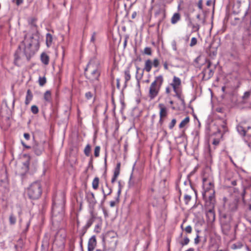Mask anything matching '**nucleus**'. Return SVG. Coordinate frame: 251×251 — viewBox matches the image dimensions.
I'll return each instance as SVG.
<instances>
[{
    "mask_svg": "<svg viewBox=\"0 0 251 251\" xmlns=\"http://www.w3.org/2000/svg\"><path fill=\"white\" fill-rule=\"evenodd\" d=\"M52 42V35L48 33L46 34V45L48 47L51 46Z\"/></svg>",
    "mask_w": 251,
    "mask_h": 251,
    "instance_id": "26",
    "label": "nucleus"
},
{
    "mask_svg": "<svg viewBox=\"0 0 251 251\" xmlns=\"http://www.w3.org/2000/svg\"><path fill=\"white\" fill-rule=\"evenodd\" d=\"M164 78L162 75L155 77L154 80L151 83L149 87L148 97L151 100H153L158 96Z\"/></svg>",
    "mask_w": 251,
    "mask_h": 251,
    "instance_id": "3",
    "label": "nucleus"
},
{
    "mask_svg": "<svg viewBox=\"0 0 251 251\" xmlns=\"http://www.w3.org/2000/svg\"><path fill=\"white\" fill-rule=\"evenodd\" d=\"M17 5H20L23 3L24 0H14Z\"/></svg>",
    "mask_w": 251,
    "mask_h": 251,
    "instance_id": "59",
    "label": "nucleus"
},
{
    "mask_svg": "<svg viewBox=\"0 0 251 251\" xmlns=\"http://www.w3.org/2000/svg\"><path fill=\"white\" fill-rule=\"evenodd\" d=\"M251 128V126H248L247 130L245 129L243 127L239 126L238 127V131L243 136H247L251 137V132H250L249 129Z\"/></svg>",
    "mask_w": 251,
    "mask_h": 251,
    "instance_id": "18",
    "label": "nucleus"
},
{
    "mask_svg": "<svg viewBox=\"0 0 251 251\" xmlns=\"http://www.w3.org/2000/svg\"><path fill=\"white\" fill-rule=\"evenodd\" d=\"M206 216L208 222L212 223L215 221V215L213 209V205L207 211Z\"/></svg>",
    "mask_w": 251,
    "mask_h": 251,
    "instance_id": "14",
    "label": "nucleus"
},
{
    "mask_svg": "<svg viewBox=\"0 0 251 251\" xmlns=\"http://www.w3.org/2000/svg\"><path fill=\"white\" fill-rule=\"evenodd\" d=\"M46 82L47 79L45 76L43 77L40 76L39 77L38 83L40 86H43Z\"/></svg>",
    "mask_w": 251,
    "mask_h": 251,
    "instance_id": "32",
    "label": "nucleus"
},
{
    "mask_svg": "<svg viewBox=\"0 0 251 251\" xmlns=\"http://www.w3.org/2000/svg\"><path fill=\"white\" fill-rule=\"evenodd\" d=\"M65 204V196L61 194L58 196H56L53 200L52 213L54 216H56L57 214L62 216L63 213V207Z\"/></svg>",
    "mask_w": 251,
    "mask_h": 251,
    "instance_id": "4",
    "label": "nucleus"
},
{
    "mask_svg": "<svg viewBox=\"0 0 251 251\" xmlns=\"http://www.w3.org/2000/svg\"><path fill=\"white\" fill-rule=\"evenodd\" d=\"M16 217H15V216L13 214V213H11L10 216H9V223L11 225H14L16 224Z\"/></svg>",
    "mask_w": 251,
    "mask_h": 251,
    "instance_id": "31",
    "label": "nucleus"
},
{
    "mask_svg": "<svg viewBox=\"0 0 251 251\" xmlns=\"http://www.w3.org/2000/svg\"><path fill=\"white\" fill-rule=\"evenodd\" d=\"M31 111L33 114H36L38 113L39 109L37 106L32 105L31 107Z\"/></svg>",
    "mask_w": 251,
    "mask_h": 251,
    "instance_id": "39",
    "label": "nucleus"
},
{
    "mask_svg": "<svg viewBox=\"0 0 251 251\" xmlns=\"http://www.w3.org/2000/svg\"><path fill=\"white\" fill-rule=\"evenodd\" d=\"M24 167V170L23 172V173H25L26 172H27L28 170V165L29 163L28 161L25 162L23 164Z\"/></svg>",
    "mask_w": 251,
    "mask_h": 251,
    "instance_id": "44",
    "label": "nucleus"
},
{
    "mask_svg": "<svg viewBox=\"0 0 251 251\" xmlns=\"http://www.w3.org/2000/svg\"><path fill=\"white\" fill-rule=\"evenodd\" d=\"M19 49H24V53L26 58L29 60L39 48V42L37 38L33 35L28 36L26 34L24 40L19 46Z\"/></svg>",
    "mask_w": 251,
    "mask_h": 251,
    "instance_id": "1",
    "label": "nucleus"
},
{
    "mask_svg": "<svg viewBox=\"0 0 251 251\" xmlns=\"http://www.w3.org/2000/svg\"><path fill=\"white\" fill-rule=\"evenodd\" d=\"M212 4V0H208L206 1V5L207 6H210Z\"/></svg>",
    "mask_w": 251,
    "mask_h": 251,
    "instance_id": "64",
    "label": "nucleus"
},
{
    "mask_svg": "<svg viewBox=\"0 0 251 251\" xmlns=\"http://www.w3.org/2000/svg\"><path fill=\"white\" fill-rule=\"evenodd\" d=\"M176 122V119H172L171 123L169 125V128L171 129H173V127H174V126H175Z\"/></svg>",
    "mask_w": 251,
    "mask_h": 251,
    "instance_id": "43",
    "label": "nucleus"
},
{
    "mask_svg": "<svg viewBox=\"0 0 251 251\" xmlns=\"http://www.w3.org/2000/svg\"><path fill=\"white\" fill-rule=\"evenodd\" d=\"M222 227L224 229L229 230L230 228V226L229 225H223Z\"/></svg>",
    "mask_w": 251,
    "mask_h": 251,
    "instance_id": "54",
    "label": "nucleus"
},
{
    "mask_svg": "<svg viewBox=\"0 0 251 251\" xmlns=\"http://www.w3.org/2000/svg\"><path fill=\"white\" fill-rule=\"evenodd\" d=\"M33 148L35 154H37V155H39L44 151V143L40 142L39 143L35 144L33 146Z\"/></svg>",
    "mask_w": 251,
    "mask_h": 251,
    "instance_id": "13",
    "label": "nucleus"
},
{
    "mask_svg": "<svg viewBox=\"0 0 251 251\" xmlns=\"http://www.w3.org/2000/svg\"><path fill=\"white\" fill-rule=\"evenodd\" d=\"M197 39L196 37H193L191 40L190 46L191 47H194L197 44Z\"/></svg>",
    "mask_w": 251,
    "mask_h": 251,
    "instance_id": "40",
    "label": "nucleus"
},
{
    "mask_svg": "<svg viewBox=\"0 0 251 251\" xmlns=\"http://www.w3.org/2000/svg\"><path fill=\"white\" fill-rule=\"evenodd\" d=\"M206 67L205 68L203 71V77L206 79H209L211 78L214 74V69H215V66L214 67V69H212L211 68L212 63L211 61L209 60H206Z\"/></svg>",
    "mask_w": 251,
    "mask_h": 251,
    "instance_id": "7",
    "label": "nucleus"
},
{
    "mask_svg": "<svg viewBox=\"0 0 251 251\" xmlns=\"http://www.w3.org/2000/svg\"><path fill=\"white\" fill-rule=\"evenodd\" d=\"M95 35L96 33L94 32L91 38V41L93 43H94L95 41Z\"/></svg>",
    "mask_w": 251,
    "mask_h": 251,
    "instance_id": "61",
    "label": "nucleus"
},
{
    "mask_svg": "<svg viewBox=\"0 0 251 251\" xmlns=\"http://www.w3.org/2000/svg\"><path fill=\"white\" fill-rule=\"evenodd\" d=\"M180 20V14L179 13H175L171 18V22L173 25L176 24Z\"/></svg>",
    "mask_w": 251,
    "mask_h": 251,
    "instance_id": "21",
    "label": "nucleus"
},
{
    "mask_svg": "<svg viewBox=\"0 0 251 251\" xmlns=\"http://www.w3.org/2000/svg\"><path fill=\"white\" fill-rule=\"evenodd\" d=\"M187 233H191L192 231V228L191 226H187L184 229Z\"/></svg>",
    "mask_w": 251,
    "mask_h": 251,
    "instance_id": "48",
    "label": "nucleus"
},
{
    "mask_svg": "<svg viewBox=\"0 0 251 251\" xmlns=\"http://www.w3.org/2000/svg\"><path fill=\"white\" fill-rule=\"evenodd\" d=\"M190 122V118L189 117H186L184 118L181 122L180 123L179 125V127L180 128H182L184 127L186 125H187Z\"/></svg>",
    "mask_w": 251,
    "mask_h": 251,
    "instance_id": "28",
    "label": "nucleus"
},
{
    "mask_svg": "<svg viewBox=\"0 0 251 251\" xmlns=\"http://www.w3.org/2000/svg\"><path fill=\"white\" fill-rule=\"evenodd\" d=\"M198 6L200 9H202V0H199L198 3Z\"/></svg>",
    "mask_w": 251,
    "mask_h": 251,
    "instance_id": "53",
    "label": "nucleus"
},
{
    "mask_svg": "<svg viewBox=\"0 0 251 251\" xmlns=\"http://www.w3.org/2000/svg\"><path fill=\"white\" fill-rule=\"evenodd\" d=\"M100 151V147L96 146L94 150V155L95 157H97L99 156Z\"/></svg>",
    "mask_w": 251,
    "mask_h": 251,
    "instance_id": "37",
    "label": "nucleus"
},
{
    "mask_svg": "<svg viewBox=\"0 0 251 251\" xmlns=\"http://www.w3.org/2000/svg\"><path fill=\"white\" fill-rule=\"evenodd\" d=\"M189 242H190L189 239L187 237H185L184 239V241L180 242V244L182 246H184L185 245L188 244Z\"/></svg>",
    "mask_w": 251,
    "mask_h": 251,
    "instance_id": "38",
    "label": "nucleus"
},
{
    "mask_svg": "<svg viewBox=\"0 0 251 251\" xmlns=\"http://www.w3.org/2000/svg\"><path fill=\"white\" fill-rule=\"evenodd\" d=\"M120 79L119 78H117L116 79V81H117V87L119 89L120 88Z\"/></svg>",
    "mask_w": 251,
    "mask_h": 251,
    "instance_id": "62",
    "label": "nucleus"
},
{
    "mask_svg": "<svg viewBox=\"0 0 251 251\" xmlns=\"http://www.w3.org/2000/svg\"><path fill=\"white\" fill-rule=\"evenodd\" d=\"M94 220H95V216L93 215V213L91 212V217L88 220L86 225L84 226L88 229V228H89L92 225V224L93 223V222L94 221Z\"/></svg>",
    "mask_w": 251,
    "mask_h": 251,
    "instance_id": "27",
    "label": "nucleus"
},
{
    "mask_svg": "<svg viewBox=\"0 0 251 251\" xmlns=\"http://www.w3.org/2000/svg\"><path fill=\"white\" fill-rule=\"evenodd\" d=\"M181 84V81L180 79L176 76H174L172 82L170 85L173 87L174 91H176V90L180 89Z\"/></svg>",
    "mask_w": 251,
    "mask_h": 251,
    "instance_id": "11",
    "label": "nucleus"
},
{
    "mask_svg": "<svg viewBox=\"0 0 251 251\" xmlns=\"http://www.w3.org/2000/svg\"><path fill=\"white\" fill-rule=\"evenodd\" d=\"M24 136L26 140H29V138H30V135H29V134L28 133H24Z\"/></svg>",
    "mask_w": 251,
    "mask_h": 251,
    "instance_id": "60",
    "label": "nucleus"
},
{
    "mask_svg": "<svg viewBox=\"0 0 251 251\" xmlns=\"http://www.w3.org/2000/svg\"><path fill=\"white\" fill-rule=\"evenodd\" d=\"M36 19L34 18H32L29 21V24L31 25L32 27H36V25L35 24Z\"/></svg>",
    "mask_w": 251,
    "mask_h": 251,
    "instance_id": "49",
    "label": "nucleus"
},
{
    "mask_svg": "<svg viewBox=\"0 0 251 251\" xmlns=\"http://www.w3.org/2000/svg\"><path fill=\"white\" fill-rule=\"evenodd\" d=\"M203 188L204 190L203 192H210V189H214V185L213 182L208 180L206 178H203Z\"/></svg>",
    "mask_w": 251,
    "mask_h": 251,
    "instance_id": "9",
    "label": "nucleus"
},
{
    "mask_svg": "<svg viewBox=\"0 0 251 251\" xmlns=\"http://www.w3.org/2000/svg\"><path fill=\"white\" fill-rule=\"evenodd\" d=\"M152 66L154 68H157L159 65V61L157 58H155L153 59V62H152Z\"/></svg>",
    "mask_w": 251,
    "mask_h": 251,
    "instance_id": "42",
    "label": "nucleus"
},
{
    "mask_svg": "<svg viewBox=\"0 0 251 251\" xmlns=\"http://www.w3.org/2000/svg\"><path fill=\"white\" fill-rule=\"evenodd\" d=\"M85 97L87 98V99L89 100L92 98L93 94L91 92H88L86 93Z\"/></svg>",
    "mask_w": 251,
    "mask_h": 251,
    "instance_id": "51",
    "label": "nucleus"
},
{
    "mask_svg": "<svg viewBox=\"0 0 251 251\" xmlns=\"http://www.w3.org/2000/svg\"><path fill=\"white\" fill-rule=\"evenodd\" d=\"M251 95V91H247L245 92L243 96V99H248Z\"/></svg>",
    "mask_w": 251,
    "mask_h": 251,
    "instance_id": "45",
    "label": "nucleus"
},
{
    "mask_svg": "<svg viewBox=\"0 0 251 251\" xmlns=\"http://www.w3.org/2000/svg\"><path fill=\"white\" fill-rule=\"evenodd\" d=\"M163 66H164V69L165 70H168L169 67H168V64L167 62V61L163 62Z\"/></svg>",
    "mask_w": 251,
    "mask_h": 251,
    "instance_id": "55",
    "label": "nucleus"
},
{
    "mask_svg": "<svg viewBox=\"0 0 251 251\" xmlns=\"http://www.w3.org/2000/svg\"><path fill=\"white\" fill-rule=\"evenodd\" d=\"M191 200V197L188 195H185L184 196V201L185 203L187 204L189 201Z\"/></svg>",
    "mask_w": 251,
    "mask_h": 251,
    "instance_id": "46",
    "label": "nucleus"
},
{
    "mask_svg": "<svg viewBox=\"0 0 251 251\" xmlns=\"http://www.w3.org/2000/svg\"><path fill=\"white\" fill-rule=\"evenodd\" d=\"M122 191V188L121 186V183L119 182V189L117 192V196H119V199L120 200V195L121 194Z\"/></svg>",
    "mask_w": 251,
    "mask_h": 251,
    "instance_id": "52",
    "label": "nucleus"
},
{
    "mask_svg": "<svg viewBox=\"0 0 251 251\" xmlns=\"http://www.w3.org/2000/svg\"><path fill=\"white\" fill-rule=\"evenodd\" d=\"M86 198L88 202L91 205H94L96 203L94 194L91 191H87L85 193Z\"/></svg>",
    "mask_w": 251,
    "mask_h": 251,
    "instance_id": "12",
    "label": "nucleus"
},
{
    "mask_svg": "<svg viewBox=\"0 0 251 251\" xmlns=\"http://www.w3.org/2000/svg\"><path fill=\"white\" fill-rule=\"evenodd\" d=\"M125 73V84L130 79L131 75H130V71L129 69H126L124 72Z\"/></svg>",
    "mask_w": 251,
    "mask_h": 251,
    "instance_id": "29",
    "label": "nucleus"
},
{
    "mask_svg": "<svg viewBox=\"0 0 251 251\" xmlns=\"http://www.w3.org/2000/svg\"><path fill=\"white\" fill-rule=\"evenodd\" d=\"M158 107L160 109L159 117L160 118H165L167 116V109L163 103H159Z\"/></svg>",
    "mask_w": 251,
    "mask_h": 251,
    "instance_id": "15",
    "label": "nucleus"
},
{
    "mask_svg": "<svg viewBox=\"0 0 251 251\" xmlns=\"http://www.w3.org/2000/svg\"><path fill=\"white\" fill-rule=\"evenodd\" d=\"M144 53L148 55L151 54V49L150 47H146L144 50Z\"/></svg>",
    "mask_w": 251,
    "mask_h": 251,
    "instance_id": "36",
    "label": "nucleus"
},
{
    "mask_svg": "<svg viewBox=\"0 0 251 251\" xmlns=\"http://www.w3.org/2000/svg\"><path fill=\"white\" fill-rule=\"evenodd\" d=\"M102 192L104 195V198H105L106 197V195H109L112 193V189H111V188H109V191H108V193L107 194H105L104 193V192L103 190H102Z\"/></svg>",
    "mask_w": 251,
    "mask_h": 251,
    "instance_id": "58",
    "label": "nucleus"
},
{
    "mask_svg": "<svg viewBox=\"0 0 251 251\" xmlns=\"http://www.w3.org/2000/svg\"><path fill=\"white\" fill-rule=\"evenodd\" d=\"M90 151H91V147H90V145L88 144V145H87V146L85 147V148L84 149V154H85L86 156H89L90 155Z\"/></svg>",
    "mask_w": 251,
    "mask_h": 251,
    "instance_id": "34",
    "label": "nucleus"
},
{
    "mask_svg": "<svg viewBox=\"0 0 251 251\" xmlns=\"http://www.w3.org/2000/svg\"><path fill=\"white\" fill-rule=\"evenodd\" d=\"M171 45H172L173 50L176 51L177 50V48H176V41H175V40L173 41L172 42Z\"/></svg>",
    "mask_w": 251,
    "mask_h": 251,
    "instance_id": "50",
    "label": "nucleus"
},
{
    "mask_svg": "<svg viewBox=\"0 0 251 251\" xmlns=\"http://www.w3.org/2000/svg\"><path fill=\"white\" fill-rule=\"evenodd\" d=\"M250 41L248 37L243 36L239 44V49L242 50H245L250 45Z\"/></svg>",
    "mask_w": 251,
    "mask_h": 251,
    "instance_id": "10",
    "label": "nucleus"
},
{
    "mask_svg": "<svg viewBox=\"0 0 251 251\" xmlns=\"http://www.w3.org/2000/svg\"><path fill=\"white\" fill-rule=\"evenodd\" d=\"M121 163L118 162L114 170V174L119 176L120 172Z\"/></svg>",
    "mask_w": 251,
    "mask_h": 251,
    "instance_id": "35",
    "label": "nucleus"
},
{
    "mask_svg": "<svg viewBox=\"0 0 251 251\" xmlns=\"http://www.w3.org/2000/svg\"><path fill=\"white\" fill-rule=\"evenodd\" d=\"M144 69L142 70L139 67H136V78L137 80V85L138 87H140V80L143 77L144 75Z\"/></svg>",
    "mask_w": 251,
    "mask_h": 251,
    "instance_id": "17",
    "label": "nucleus"
},
{
    "mask_svg": "<svg viewBox=\"0 0 251 251\" xmlns=\"http://www.w3.org/2000/svg\"><path fill=\"white\" fill-rule=\"evenodd\" d=\"M67 234L64 228H60L57 232L53 242L54 246H58L60 248L64 247L65 243Z\"/></svg>",
    "mask_w": 251,
    "mask_h": 251,
    "instance_id": "6",
    "label": "nucleus"
},
{
    "mask_svg": "<svg viewBox=\"0 0 251 251\" xmlns=\"http://www.w3.org/2000/svg\"><path fill=\"white\" fill-rule=\"evenodd\" d=\"M215 191L214 189H210V192H203V198L207 202H209L213 205L215 201Z\"/></svg>",
    "mask_w": 251,
    "mask_h": 251,
    "instance_id": "8",
    "label": "nucleus"
},
{
    "mask_svg": "<svg viewBox=\"0 0 251 251\" xmlns=\"http://www.w3.org/2000/svg\"><path fill=\"white\" fill-rule=\"evenodd\" d=\"M100 72L99 64L95 60H91L85 69V75L91 82L98 80Z\"/></svg>",
    "mask_w": 251,
    "mask_h": 251,
    "instance_id": "2",
    "label": "nucleus"
},
{
    "mask_svg": "<svg viewBox=\"0 0 251 251\" xmlns=\"http://www.w3.org/2000/svg\"><path fill=\"white\" fill-rule=\"evenodd\" d=\"M44 99L48 102H50L51 101V92L50 91L48 90L45 92L44 95Z\"/></svg>",
    "mask_w": 251,
    "mask_h": 251,
    "instance_id": "25",
    "label": "nucleus"
},
{
    "mask_svg": "<svg viewBox=\"0 0 251 251\" xmlns=\"http://www.w3.org/2000/svg\"><path fill=\"white\" fill-rule=\"evenodd\" d=\"M49 56L46 53L43 52L41 54V60L44 65H48L49 63Z\"/></svg>",
    "mask_w": 251,
    "mask_h": 251,
    "instance_id": "20",
    "label": "nucleus"
},
{
    "mask_svg": "<svg viewBox=\"0 0 251 251\" xmlns=\"http://www.w3.org/2000/svg\"><path fill=\"white\" fill-rule=\"evenodd\" d=\"M119 196H117V197L115 198V200L114 201H111L110 202V205L111 207H114L116 203H119Z\"/></svg>",
    "mask_w": 251,
    "mask_h": 251,
    "instance_id": "41",
    "label": "nucleus"
},
{
    "mask_svg": "<svg viewBox=\"0 0 251 251\" xmlns=\"http://www.w3.org/2000/svg\"><path fill=\"white\" fill-rule=\"evenodd\" d=\"M96 246V237L93 236L91 237L88 241V251H93Z\"/></svg>",
    "mask_w": 251,
    "mask_h": 251,
    "instance_id": "16",
    "label": "nucleus"
},
{
    "mask_svg": "<svg viewBox=\"0 0 251 251\" xmlns=\"http://www.w3.org/2000/svg\"><path fill=\"white\" fill-rule=\"evenodd\" d=\"M87 228L84 226L81 230L79 231V235L80 238V243H81L82 242V236L85 234Z\"/></svg>",
    "mask_w": 251,
    "mask_h": 251,
    "instance_id": "33",
    "label": "nucleus"
},
{
    "mask_svg": "<svg viewBox=\"0 0 251 251\" xmlns=\"http://www.w3.org/2000/svg\"><path fill=\"white\" fill-rule=\"evenodd\" d=\"M189 26H191L192 28L193 31H198L200 29V26L199 24H194L192 23L190 19H189V23L188 24Z\"/></svg>",
    "mask_w": 251,
    "mask_h": 251,
    "instance_id": "22",
    "label": "nucleus"
},
{
    "mask_svg": "<svg viewBox=\"0 0 251 251\" xmlns=\"http://www.w3.org/2000/svg\"><path fill=\"white\" fill-rule=\"evenodd\" d=\"M99 178L95 177L92 181V187L94 189L97 190L99 187Z\"/></svg>",
    "mask_w": 251,
    "mask_h": 251,
    "instance_id": "30",
    "label": "nucleus"
},
{
    "mask_svg": "<svg viewBox=\"0 0 251 251\" xmlns=\"http://www.w3.org/2000/svg\"><path fill=\"white\" fill-rule=\"evenodd\" d=\"M152 61L150 59H147L145 61V66L144 68V70H145L148 73H149L151 69L152 64Z\"/></svg>",
    "mask_w": 251,
    "mask_h": 251,
    "instance_id": "19",
    "label": "nucleus"
},
{
    "mask_svg": "<svg viewBox=\"0 0 251 251\" xmlns=\"http://www.w3.org/2000/svg\"><path fill=\"white\" fill-rule=\"evenodd\" d=\"M118 176H118V175L114 174L113 176V177H112V178L111 179V183H114L115 182V181L116 180L117 178L118 177Z\"/></svg>",
    "mask_w": 251,
    "mask_h": 251,
    "instance_id": "56",
    "label": "nucleus"
},
{
    "mask_svg": "<svg viewBox=\"0 0 251 251\" xmlns=\"http://www.w3.org/2000/svg\"><path fill=\"white\" fill-rule=\"evenodd\" d=\"M219 143V141L218 140L214 139L213 141V144L215 145H217Z\"/></svg>",
    "mask_w": 251,
    "mask_h": 251,
    "instance_id": "63",
    "label": "nucleus"
},
{
    "mask_svg": "<svg viewBox=\"0 0 251 251\" xmlns=\"http://www.w3.org/2000/svg\"><path fill=\"white\" fill-rule=\"evenodd\" d=\"M197 234L196 237L194 239V243L198 245L200 243V236L199 235V231L197 230Z\"/></svg>",
    "mask_w": 251,
    "mask_h": 251,
    "instance_id": "47",
    "label": "nucleus"
},
{
    "mask_svg": "<svg viewBox=\"0 0 251 251\" xmlns=\"http://www.w3.org/2000/svg\"><path fill=\"white\" fill-rule=\"evenodd\" d=\"M176 94V96L181 101L182 104L184 105L185 101L183 98L181 96V92L180 89L176 90V91H174Z\"/></svg>",
    "mask_w": 251,
    "mask_h": 251,
    "instance_id": "24",
    "label": "nucleus"
},
{
    "mask_svg": "<svg viewBox=\"0 0 251 251\" xmlns=\"http://www.w3.org/2000/svg\"><path fill=\"white\" fill-rule=\"evenodd\" d=\"M102 192L104 195V198H105L106 197V195H109L112 193V189H111V188H109V191H108V193L107 194H105L104 193V192L103 190H102Z\"/></svg>",
    "mask_w": 251,
    "mask_h": 251,
    "instance_id": "57",
    "label": "nucleus"
},
{
    "mask_svg": "<svg viewBox=\"0 0 251 251\" xmlns=\"http://www.w3.org/2000/svg\"><path fill=\"white\" fill-rule=\"evenodd\" d=\"M41 185L39 182L32 183L27 190V194L31 199H37L41 195Z\"/></svg>",
    "mask_w": 251,
    "mask_h": 251,
    "instance_id": "5",
    "label": "nucleus"
},
{
    "mask_svg": "<svg viewBox=\"0 0 251 251\" xmlns=\"http://www.w3.org/2000/svg\"><path fill=\"white\" fill-rule=\"evenodd\" d=\"M33 98L32 94L29 89H28L26 92V96L25 98V104L28 105L30 101L32 100Z\"/></svg>",
    "mask_w": 251,
    "mask_h": 251,
    "instance_id": "23",
    "label": "nucleus"
}]
</instances>
